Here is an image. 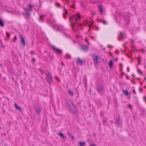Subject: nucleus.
I'll return each instance as SVG.
<instances>
[{
	"label": "nucleus",
	"mask_w": 146,
	"mask_h": 146,
	"mask_svg": "<svg viewBox=\"0 0 146 146\" xmlns=\"http://www.w3.org/2000/svg\"><path fill=\"white\" fill-rule=\"evenodd\" d=\"M28 7L30 8V9H28V11H31L32 8L34 6L32 5L31 4H29V5H28Z\"/></svg>",
	"instance_id": "nucleus-18"
},
{
	"label": "nucleus",
	"mask_w": 146,
	"mask_h": 146,
	"mask_svg": "<svg viewBox=\"0 0 146 146\" xmlns=\"http://www.w3.org/2000/svg\"><path fill=\"white\" fill-rule=\"evenodd\" d=\"M98 91L101 95H103L105 94V90L103 86L100 84H98L97 86Z\"/></svg>",
	"instance_id": "nucleus-3"
},
{
	"label": "nucleus",
	"mask_w": 146,
	"mask_h": 146,
	"mask_svg": "<svg viewBox=\"0 0 146 146\" xmlns=\"http://www.w3.org/2000/svg\"><path fill=\"white\" fill-rule=\"evenodd\" d=\"M6 36L7 38H5V40H8L10 37V34L8 33L7 32H6Z\"/></svg>",
	"instance_id": "nucleus-22"
},
{
	"label": "nucleus",
	"mask_w": 146,
	"mask_h": 146,
	"mask_svg": "<svg viewBox=\"0 0 146 146\" xmlns=\"http://www.w3.org/2000/svg\"><path fill=\"white\" fill-rule=\"evenodd\" d=\"M108 48H113V47L111 46V45H108Z\"/></svg>",
	"instance_id": "nucleus-32"
},
{
	"label": "nucleus",
	"mask_w": 146,
	"mask_h": 146,
	"mask_svg": "<svg viewBox=\"0 0 146 146\" xmlns=\"http://www.w3.org/2000/svg\"><path fill=\"white\" fill-rule=\"evenodd\" d=\"M0 26L2 27L4 26V22L1 19H0Z\"/></svg>",
	"instance_id": "nucleus-20"
},
{
	"label": "nucleus",
	"mask_w": 146,
	"mask_h": 146,
	"mask_svg": "<svg viewBox=\"0 0 146 146\" xmlns=\"http://www.w3.org/2000/svg\"><path fill=\"white\" fill-rule=\"evenodd\" d=\"M55 79H56V80L58 81L59 82H60V80H59V78L57 77V76H55Z\"/></svg>",
	"instance_id": "nucleus-27"
},
{
	"label": "nucleus",
	"mask_w": 146,
	"mask_h": 146,
	"mask_svg": "<svg viewBox=\"0 0 146 146\" xmlns=\"http://www.w3.org/2000/svg\"><path fill=\"white\" fill-rule=\"evenodd\" d=\"M78 62L81 65L83 64V60L81 59H80V58H78V61H76V62L77 63Z\"/></svg>",
	"instance_id": "nucleus-15"
},
{
	"label": "nucleus",
	"mask_w": 146,
	"mask_h": 146,
	"mask_svg": "<svg viewBox=\"0 0 146 146\" xmlns=\"http://www.w3.org/2000/svg\"><path fill=\"white\" fill-rule=\"evenodd\" d=\"M98 8L99 11L101 13V15H102V12L103 11V8L102 6L101 5H99L98 7Z\"/></svg>",
	"instance_id": "nucleus-10"
},
{
	"label": "nucleus",
	"mask_w": 146,
	"mask_h": 146,
	"mask_svg": "<svg viewBox=\"0 0 146 146\" xmlns=\"http://www.w3.org/2000/svg\"><path fill=\"white\" fill-rule=\"evenodd\" d=\"M128 106L130 107V108L131 109L132 108V107H131V105L130 104H129V105H128Z\"/></svg>",
	"instance_id": "nucleus-52"
},
{
	"label": "nucleus",
	"mask_w": 146,
	"mask_h": 146,
	"mask_svg": "<svg viewBox=\"0 0 146 146\" xmlns=\"http://www.w3.org/2000/svg\"><path fill=\"white\" fill-rule=\"evenodd\" d=\"M139 90L141 92H142L143 91V89L141 88H139Z\"/></svg>",
	"instance_id": "nucleus-38"
},
{
	"label": "nucleus",
	"mask_w": 146,
	"mask_h": 146,
	"mask_svg": "<svg viewBox=\"0 0 146 146\" xmlns=\"http://www.w3.org/2000/svg\"><path fill=\"white\" fill-rule=\"evenodd\" d=\"M90 38L94 40H95V38L93 36H90Z\"/></svg>",
	"instance_id": "nucleus-29"
},
{
	"label": "nucleus",
	"mask_w": 146,
	"mask_h": 146,
	"mask_svg": "<svg viewBox=\"0 0 146 146\" xmlns=\"http://www.w3.org/2000/svg\"><path fill=\"white\" fill-rule=\"evenodd\" d=\"M131 42L132 44L134 43V41L133 40H131Z\"/></svg>",
	"instance_id": "nucleus-48"
},
{
	"label": "nucleus",
	"mask_w": 146,
	"mask_h": 146,
	"mask_svg": "<svg viewBox=\"0 0 146 146\" xmlns=\"http://www.w3.org/2000/svg\"><path fill=\"white\" fill-rule=\"evenodd\" d=\"M102 22L104 24L106 25L107 24V22L104 20H103Z\"/></svg>",
	"instance_id": "nucleus-31"
},
{
	"label": "nucleus",
	"mask_w": 146,
	"mask_h": 146,
	"mask_svg": "<svg viewBox=\"0 0 146 146\" xmlns=\"http://www.w3.org/2000/svg\"><path fill=\"white\" fill-rule=\"evenodd\" d=\"M67 14H65L64 13L63 14V17H64V18H66V15Z\"/></svg>",
	"instance_id": "nucleus-36"
},
{
	"label": "nucleus",
	"mask_w": 146,
	"mask_h": 146,
	"mask_svg": "<svg viewBox=\"0 0 146 146\" xmlns=\"http://www.w3.org/2000/svg\"><path fill=\"white\" fill-rule=\"evenodd\" d=\"M58 135L60 137H62L63 139H65L66 138V137L64 136V134L61 133H58Z\"/></svg>",
	"instance_id": "nucleus-11"
},
{
	"label": "nucleus",
	"mask_w": 146,
	"mask_h": 146,
	"mask_svg": "<svg viewBox=\"0 0 146 146\" xmlns=\"http://www.w3.org/2000/svg\"><path fill=\"white\" fill-rule=\"evenodd\" d=\"M121 51L122 52H123V53H124V51H123V50L122 49H121Z\"/></svg>",
	"instance_id": "nucleus-60"
},
{
	"label": "nucleus",
	"mask_w": 146,
	"mask_h": 146,
	"mask_svg": "<svg viewBox=\"0 0 146 146\" xmlns=\"http://www.w3.org/2000/svg\"><path fill=\"white\" fill-rule=\"evenodd\" d=\"M98 21H99V22H101V21H100V20H99V19H98Z\"/></svg>",
	"instance_id": "nucleus-61"
},
{
	"label": "nucleus",
	"mask_w": 146,
	"mask_h": 146,
	"mask_svg": "<svg viewBox=\"0 0 146 146\" xmlns=\"http://www.w3.org/2000/svg\"><path fill=\"white\" fill-rule=\"evenodd\" d=\"M80 101L79 102H78L77 103V104L78 105H79V106L80 107Z\"/></svg>",
	"instance_id": "nucleus-41"
},
{
	"label": "nucleus",
	"mask_w": 146,
	"mask_h": 146,
	"mask_svg": "<svg viewBox=\"0 0 146 146\" xmlns=\"http://www.w3.org/2000/svg\"><path fill=\"white\" fill-rule=\"evenodd\" d=\"M123 92L125 94L126 96H128L129 95V94L128 93V92L127 90H123Z\"/></svg>",
	"instance_id": "nucleus-24"
},
{
	"label": "nucleus",
	"mask_w": 146,
	"mask_h": 146,
	"mask_svg": "<svg viewBox=\"0 0 146 146\" xmlns=\"http://www.w3.org/2000/svg\"><path fill=\"white\" fill-rule=\"evenodd\" d=\"M17 38L16 36H15L14 37V39L13 40V41H15V40H17Z\"/></svg>",
	"instance_id": "nucleus-33"
},
{
	"label": "nucleus",
	"mask_w": 146,
	"mask_h": 146,
	"mask_svg": "<svg viewBox=\"0 0 146 146\" xmlns=\"http://www.w3.org/2000/svg\"><path fill=\"white\" fill-rule=\"evenodd\" d=\"M71 7L72 8H74V6H71Z\"/></svg>",
	"instance_id": "nucleus-63"
},
{
	"label": "nucleus",
	"mask_w": 146,
	"mask_h": 146,
	"mask_svg": "<svg viewBox=\"0 0 146 146\" xmlns=\"http://www.w3.org/2000/svg\"><path fill=\"white\" fill-rule=\"evenodd\" d=\"M127 71L128 72L129 71V67H127Z\"/></svg>",
	"instance_id": "nucleus-40"
},
{
	"label": "nucleus",
	"mask_w": 146,
	"mask_h": 146,
	"mask_svg": "<svg viewBox=\"0 0 146 146\" xmlns=\"http://www.w3.org/2000/svg\"><path fill=\"white\" fill-rule=\"evenodd\" d=\"M66 2L67 3V4H68V3H69V1L68 0H66Z\"/></svg>",
	"instance_id": "nucleus-54"
},
{
	"label": "nucleus",
	"mask_w": 146,
	"mask_h": 146,
	"mask_svg": "<svg viewBox=\"0 0 146 146\" xmlns=\"http://www.w3.org/2000/svg\"><path fill=\"white\" fill-rule=\"evenodd\" d=\"M30 53H31L33 54H34V53L33 51L31 52Z\"/></svg>",
	"instance_id": "nucleus-57"
},
{
	"label": "nucleus",
	"mask_w": 146,
	"mask_h": 146,
	"mask_svg": "<svg viewBox=\"0 0 146 146\" xmlns=\"http://www.w3.org/2000/svg\"><path fill=\"white\" fill-rule=\"evenodd\" d=\"M68 91L69 93V94L71 96H73L74 95V94L73 92H72L71 90L70 89H68Z\"/></svg>",
	"instance_id": "nucleus-19"
},
{
	"label": "nucleus",
	"mask_w": 146,
	"mask_h": 146,
	"mask_svg": "<svg viewBox=\"0 0 146 146\" xmlns=\"http://www.w3.org/2000/svg\"><path fill=\"white\" fill-rule=\"evenodd\" d=\"M120 66H123V65L121 64H120Z\"/></svg>",
	"instance_id": "nucleus-64"
},
{
	"label": "nucleus",
	"mask_w": 146,
	"mask_h": 146,
	"mask_svg": "<svg viewBox=\"0 0 146 146\" xmlns=\"http://www.w3.org/2000/svg\"><path fill=\"white\" fill-rule=\"evenodd\" d=\"M110 55H111V56H112V57H113V58H114V57L113 56V54H112V53H110Z\"/></svg>",
	"instance_id": "nucleus-59"
},
{
	"label": "nucleus",
	"mask_w": 146,
	"mask_h": 146,
	"mask_svg": "<svg viewBox=\"0 0 146 146\" xmlns=\"http://www.w3.org/2000/svg\"><path fill=\"white\" fill-rule=\"evenodd\" d=\"M66 55L67 58H71V57L68 54H66Z\"/></svg>",
	"instance_id": "nucleus-28"
},
{
	"label": "nucleus",
	"mask_w": 146,
	"mask_h": 146,
	"mask_svg": "<svg viewBox=\"0 0 146 146\" xmlns=\"http://www.w3.org/2000/svg\"><path fill=\"white\" fill-rule=\"evenodd\" d=\"M90 146H97L95 144H93L92 145H90Z\"/></svg>",
	"instance_id": "nucleus-53"
},
{
	"label": "nucleus",
	"mask_w": 146,
	"mask_h": 146,
	"mask_svg": "<svg viewBox=\"0 0 146 146\" xmlns=\"http://www.w3.org/2000/svg\"><path fill=\"white\" fill-rule=\"evenodd\" d=\"M67 103L69 109L70 111L77 117L78 111L76 106L74 104L73 102L69 100L67 101Z\"/></svg>",
	"instance_id": "nucleus-1"
},
{
	"label": "nucleus",
	"mask_w": 146,
	"mask_h": 146,
	"mask_svg": "<svg viewBox=\"0 0 146 146\" xmlns=\"http://www.w3.org/2000/svg\"><path fill=\"white\" fill-rule=\"evenodd\" d=\"M44 16L42 15H40L39 17V22H43L44 20Z\"/></svg>",
	"instance_id": "nucleus-12"
},
{
	"label": "nucleus",
	"mask_w": 146,
	"mask_h": 146,
	"mask_svg": "<svg viewBox=\"0 0 146 146\" xmlns=\"http://www.w3.org/2000/svg\"><path fill=\"white\" fill-rule=\"evenodd\" d=\"M64 13L65 14H68L67 11L66 10L64 7Z\"/></svg>",
	"instance_id": "nucleus-26"
},
{
	"label": "nucleus",
	"mask_w": 146,
	"mask_h": 146,
	"mask_svg": "<svg viewBox=\"0 0 146 146\" xmlns=\"http://www.w3.org/2000/svg\"><path fill=\"white\" fill-rule=\"evenodd\" d=\"M73 43H74V44H76V41H75L74 40H73Z\"/></svg>",
	"instance_id": "nucleus-47"
},
{
	"label": "nucleus",
	"mask_w": 146,
	"mask_h": 146,
	"mask_svg": "<svg viewBox=\"0 0 146 146\" xmlns=\"http://www.w3.org/2000/svg\"><path fill=\"white\" fill-rule=\"evenodd\" d=\"M92 57L94 61V64L96 66L98 64V60L99 57L98 56L96 55L95 54H94L92 56Z\"/></svg>",
	"instance_id": "nucleus-4"
},
{
	"label": "nucleus",
	"mask_w": 146,
	"mask_h": 146,
	"mask_svg": "<svg viewBox=\"0 0 146 146\" xmlns=\"http://www.w3.org/2000/svg\"><path fill=\"white\" fill-rule=\"evenodd\" d=\"M127 79H129V77L128 76H127Z\"/></svg>",
	"instance_id": "nucleus-62"
},
{
	"label": "nucleus",
	"mask_w": 146,
	"mask_h": 146,
	"mask_svg": "<svg viewBox=\"0 0 146 146\" xmlns=\"http://www.w3.org/2000/svg\"><path fill=\"white\" fill-rule=\"evenodd\" d=\"M15 108L17 110L20 111H22V109L21 107L18 106L16 103L15 104Z\"/></svg>",
	"instance_id": "nucleus-13"
},
{
	"label": "nucleus",
	"mask_w": 146,
	"mask_h": 146,
	"mask_svg": "<svg viewBox=\"0 0 146 146\" xmlns=\"http://www.w3.org/2000/svg\"><path fill=\"white\" fill-rule=\"evenodd\" d=\"M132 76L134 78L135 77V76L134 74H132Z\"/></svg>",
	"instance_id": "nucleus-56"
},
{
	"label": "nucleus",
	"mask_w": 146,
	"mask_h": 146,
	"mask_svg": "<svg viewBox=\"0 0 146 146\" xmlns=\"http://www.w3.org/2000/svg\"><path fill=\"white\" fill-rule=\"evenodd\" d=\"M76 38H79V36H77V35H76Z\"/></svg>",
	"instance_id": "nucleus-58"
},
{
	"label": "nucleus",
	"mask_w": 146,
	"mask_h": 146,
	"mask_svg": "<svg viewBox=\"0 0 146 146\" xmlns=\"http://www.w3.org/2000/svg\"><path fill=\"white\" fill-rule=\"evenodd\" d=\"M88 46L86 44L82 45L81 46V49L85 52H87L88 49Z\"/></svg>",
	"instance_id": "nucleus-7"
},
{
	"label": "nucleus",
	"mask_w": 146,
	"mask_h": 146,
	"mask_svg": "<svg viewBox=\"0 0 146 146\" xmlns=\"http://www.w3.org/2000/svg\"><path fill=\"white\" fill-rule=\"evenodd\" d=\"M141 62V61H138V62L137 63V65H139L140 64Z\"/></svg>",
	"instance_id": "nucleus-44"
},
{
	"label": "nucleus",
	"mask_w": 146,
	"mask_h": 146,
	"mask_svg": "<svg viewBox=\"0 0 146 146\" xmlns=\"http://www.w3.org/2000/svg\"><path fill=\"white\" fill-rule=\"evenodd\" d=\"M24 9L27 16H29L30 15V13L27 11L26 9L24 8Z\"/></svg>",
	"instance_id": "nucleus-23"
},
{
	"label": "nucleus",
	"mask_w": 146,
	"mask_h": 146,
	"mask_svg": "<svg viewBox=\"0 0 146 146\" xmlns=\"http://www.w3.org/2000/svg\"><path fill=\"white\" fill-rule=\"evenodd\" d=\"M55 5L56 6L58 7H60V5L59 3H55Z\"/></svg>",
	"instance_id": "nucleus-30"
},
{
	"label": "nucleus",
	"mask_w": 146,
	"mask_h": 146,
	"mask_svg": "<svg viewBox=\"0 0 146 146\" xmlns=\"http://www.w3.org/2000/svg\"><path fill=\"white\" fill-rule=\"evenodd\" d=\"M118 58H116L114 59V60H115V61H116V62H117V61H118Z\"/></svg>",
	"instance_id": "nucleus-42"
},
{
	"label": "nucleus",
	"mask_w": 146,
	"mask_h": 146,
	"mask_svg": "<svg viewBox=\"0 0 146 146\" xmlns=\"http://www.w3.org/2000/svg\"><path fill=\"white\" fill-rule=\"evenodd\" d=\"M80 146H83L84 145H85L86 144V143L85 142H80L78 143Z\"/></svg>",
	"instance_id": "nucleus-21"
},
{
	"label": "nucleus",
	"mask_w": 146,
	"mask_h": 146,
	"mask_svg": "<svg viewBox=\"0 0 146 146\" xmlns=\"http://www.w3.org/2000/svg\"><path fill=\"white\" fill-rule=\"evenodd\" d=\"M32 60L34 62H35L36 59H35V58H32Z\"/></svg>",
	"instance_id": "nucleus-39"
},
{
	"label": "nucleus",
	"mask_w": 146,
	"mask_h": 146,
	"mask_svg": "<svg viewBox=\"0 0 146 146\" xmlns=\"http://www.w3.org/2000/svg\"><path fill=\"white\" fill-rule=\"evenodd\" d=\"M80 5L83 8H84V4L83 3H80Z\"/></svg>",
	"instance_id": "nucleus-34"
},
{
	"label": "nucleus",
	"mask_w": 146,
	"mask_h": 146,
	"mask_svg": "<svg viewBox=\"0 0 146 146\" xmlns=\"http://www.w3.org/2000/svg\"><path fill=\"white\" fill-rule=\"evenodd\" d=\"M68 134L69 136H71L72 135L71 133L69 132H68Z\"/></svg>",
	"instance_id": "nucleus-37"
},
{
	"label": "nucleus",
	"mask_w": 146,
	"mask_h": 146,
	"mask_svg": "<svg viewBox=\"0 0 146 146\" xmlns=\"http://www.w3.org/2000/svg\"><path fill=\"white\" fill-rule=\"evenodd\" d=\"M137 59L138 60V61H141V58L140 56L139 55L137 57Z\"/></svg>",
	"instance_id": "nucleus-35"
},
{
	"label": "nucleus",
	"mask_w": 146,
	"mask_h": 146,
	"mask_svg": "<svg viewBox=\"0 0 146 146\" xmlns=\"http://www.w3.org/2000/svg\"><path fill=\"white\" fill-rule=\"evenodd\" d=\"M46 79L47 82L49 83L52 82V78L51 74L48 73L46 76Z\"/></svg>",
	"instance_id": "nucleus-5"
},
{
	"label": "nucleus",
	"mask_w": 146,
	"mask_h": 146,
	"mask_svg": "<svg viewBox=\"0 0 146 146\" xmlns=\"http://www.w3.org/2000/svg\"><path fill=\"white\" fill-rule=\"evenodd\" d=\"M115 120L117 122V124L118 127L120 126L121 125V122L119 121V117L118 119H115Z\"/></svg>",
	"instance_id": "nucleus-14"
},
{
	"label": "nucleus",
	"mask_w": 146,
	"mask_h": 146,
	"mask_svg": "<svg viewBox=\"0 0 146 146\" xmlns=\"http://www.w3.org/2000/svg\"><path fill=\"white\" fill-rule=\"evenodd\" d=\"M90 23H91V25H89V27H90L91 26V25H92V24H93V23H92V22H91Z\"/></svg>",
	"instance_id": "nucleus-51"
},
{
	"label": "nucleus",
	"mask_w": 146,
	"mask_h": 146,
	"mask_svg": "<svg viewBox=\"0 0 146 146\" xmlns=\"http://www.w3.org/2000/svg\"><path fill=\"white\" fill-rule=\"evenodd\" d=\"M131 81L133 83H134V84H136V83L135 82H133V81L132 80H131Z\"/></svg>",
	"instance_id": "nucleus-50"
},
{
	"label": "nucleus",
	"mask_w": 146,
	"mask_h": 146,
	"mask_svg": "<svg viewBox=\"0 0 146 146\" xmlns=\"http://www.w3.org/2000/svg\"><path fill=\"white\" fill-rule=\"evenodd\" d=\"M133 92L134 94H136V92L135 91V90L134 89H133Z\"/></svg>",
	"instance_id": "nucleus-43"
},
{
	"label": "nucleus",
	"mask_w": 146,
	"mask_h": 146,
	"mask_svg": "<svg viewBox=\"0 0 146 146\" xmlns=\"http://www.w3.org/2000/svg\"><path fill=\"white\" fill-rule=\"evenodd\" d=\"M93 15H95L96 14V13H91Z\"/></svg>",
	"instance_id": "nucleus-49"
},
{
	"label": "nucleus",
	"mask_w": 146,
	"mask_h": 146,
	"mask_svg": "<svg viewBox=\"0 0 146 146\" xmlns=\"http://www.w3.org/2000/svg\"><path fill=\"white\" fill-rule=\"evenodd\" d=\"M74 16H72V17H70V25L72 27V30L74 31V29L73 28V27L74 26V25L76 24L78 25L79 26H81L82 25L80 23L78 22V19H77V17H78V19H80V16L79 15V13H77V17L76 16L75 17V21L73 23H72L71 22V19L72 17L74 18Z\"/></svg>",
	"instance_id": "nucleus-2"
},
{
	"label": "nucleus",
	"mask_w": 146,
	"mask_h": 146,
	"mask_svg": "<svg viewBox=\"0 0 146 146\" xmlns=\"http://www.w3.org/2000/svg\"><path fill=\"white\" fill-rule=\"evenodd\" d=\"M19 36L21 38V44L23 45L24 46H26V44L24 38L22 37L21 35H19Z\"/></svg>",
	"instance_id": "nucleus-8"
},
{
	"label": "nucleus",
	"mask_w": 146,
	"mask_h": 146,
	"mask_svg": "<svg viewBox=\"0 0 146 146\" xmlns=\"http://www.w3.org/2000/svg\"><path fill=\"white\" fill-rule=\"evenodd\" d=\"M137 72L141 75H143V73L139 69L137 70Z\"/></svg>",
	"instance_id": "nucleus-25"
},
{
	"label": "nucleus",
	"mask_w": 146,
	"mask_h": 146,
	"mask_svg": "<svg viewBox=\"0 0 146 146\" xmlns=\"http://www.w3.org/2000/svg\"><path fill=\"white\" fill-rule=\"evenodd\" d=\"M119 33L120 34V35H119V37L121 38H124V36L125 35V33H122L121 32H120Z\"/></svg>",
	"instance_id": "nucleus-16"
},
{
	"label": "nucleus",
	"mask_w": 146,
	"mask_h": 146,
	"mask_svg": "<svg viewBox=\"0 0 146 146\" xmlns=\"http://www.w3.org/2000/svg\"><path fill=\"white\" fill-rule=\"evenodd\" d=\"M52 48L54 51L56 52L57 54H60L62 52V51L57 48L54 46H52Z\"/></svg>",
	"instance_id": "nucleus-6"
},
{
	"label": "nucleus",
	"mask_w": 146,
	"mask_h": 146,
	"mask_svg": "<svg viewBox=\"0 0 146 146\" xmlns=\"http://www.w3.org/2000/svg\"><path fill=\"white\" fill-rule=\"evenodd\" d=\"M115 52L117 54H119V53L117 52V50H116L115 51Z\"/></svg>",
	"instance_id": "nucleus-55"
},
{
	"label": "nucleus",
	"mask_w": 146,
	"mask_h": 146,
	"mask_svg": "<svg viewBox=\"0 0 146 146\" xmlns=\"http://www.w3.org/2000/svg\"><path fill=\"white\" fill-rule=\"evenodd\" d=\"M71 137V139H72L73 140L74 139V136H72V135L70 136Z\"/></svg>",
	"instance_id": "nucleus-45"
},
{
	"label": "nucleus",
	"mask_w": 146,
	"mask_h": 146,
	"mask_svg": "<svg viewBox=\"0 0 146 146\" xmlns=\"http://www.w3.org/2000/svg\"><path fill=\"white\" fill-rule=\"evenodd\" d=\"M61 31V30L60 29H58V28H57L56 29V31Z\"/></svg>",
	"instance_id": "nucleus-46"
},
{
	"label": "nucleus",
	"mask_w": 146,
	"mask_h": 146,
	"mask_svg": "<svg viewBox=\"0 0 146 146\" xmlns=\"http://www.w3.org/2000/svg\"><path fill=\"white\" fill-rule=\"evenodd\" d=\"M41 111V109L39 106H37L36 108V113L38 114H39Z\"/></svg>",
	"instance_id": "nucleus-9"
},
{
	"label": "nucleus",
	"mask_w": 146,
	"mask_h": 146,
	"mask_svg": "<svg viewBox=\"0 0 146 146\" xmlns=\"http://www.w3.org/2000/svg\"><path fill=\"white\" fill-rule=\"evenodd\" d=\"M109 64L110 67V68H112L113 67V62L111 60L110 61Z\"/></svg>",
	"instance_id": "nucleus-17"
}]
</instances>
